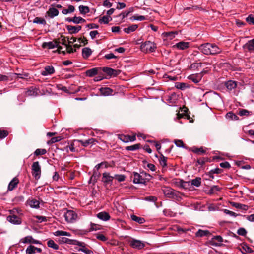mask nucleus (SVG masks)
Segmentation results:
<instances>
[{"mask_svg":"<svg viewBox=\"0 0 254 254\" xmlns=\"http://www.w3.org/2000/svg\"><path fill=\"white\" fill-rule=\"evenodd\" d=\"M198 49L205 55H216L220 53L222 49L215 44L206 43L200 45Z\"/></svg>","mask_w":254,"mask_h":254,"instance_id":"nucleus-1","label":"nucleus"},{"mask_svg":"<svg viewBox=\"0 0 254 254\" xmlns=\"http://www.w3.org/2000/svg\"><path fill=\"white\" fill-rule=\"evenodd\" d=\"M151 176L147 173H141L139 174L136 172L133 173V183L134 184H145V183L149 181Z\"/></svg>","mask_w":254,"mask_h":254,"instance_id":"nucleus-2","label":"nucleus"},{"mask_svg":"<svg viewBox=\"0 0 254 254\" xmlns=\"http://www.w3.org/2000/svg\"><path fill=\"white\" fill-rule=\"evenodd\" d=\"M157 48L156 45L155 43L150 41H145L141 45V50L143 52L151 53L155 51Z\"/></svg>","mask_w":254,"mask_h":254,"instance_id":"nucleus-3","label":"nucleus"},{"mask_svg":"<svg viewBox=\"0 0 254 254\" xmlns=\"http://www.w3.org/2000/svg\"><path fill=\"white\" fill-rule=\"evenodd\" d=\"M32 174L36 180H38L41 177V167L38 161L34 162L32 165Z\"/></svg>","mask_w":254,"mask_h":254,"instance_id":"nucleus-4","label":"nucleus"},{"mask_svg":"<svg viewBox=\"0 0 254 254\" xmlns=\"http://www.w3.org/2000/svg\"><path fill=\"white\" fill-rule=\"evenodd\" d=\"M65 220L69 223L75 222L77 218V214L73 210H67L64 214Z\"/></svg>","mask_w":254,"mask_h":254,"instance_id":"nucleus-5","label":"nucleus"},{"mask_svg":"<svg viewBox=\"0 0 254 254\" xmlns=\"http://www.w3.org/2000/svg\"><path fill=\"white\" fill-rule=\"evenodd\" d=\"M20 242L23 244H41V242L34 239L31 236H27L20 239Z\"/></svg>","mask_w":254,"mask_h":254,"instance_id":"nucleus-6","label":"nucleus"},{"mask_svg":"<svg viewBox=\"0 0 254 254\" xmlns=\"http://www.w3.org/2000/svg\"><path fill=\"white\" fill-rule=\"evenodd\" d=\"M129 244L132 248L137 249H141L145 247V244L143 242L134 239L130 241Z\"/></svg>","mask_w":254,"mask_h":254,"instance_id":"nucleus-7","label":"nucleus"},{"mask_svg":"<svg viewBox=\"0 0 254 254\" xmlns=\"http://www.w3.org/2000/svg\"><path fill=\"white\" fill-rule=\"evenodd\" d=\"M119 139H120L122 141L127 143L129 142H133L136 140L135 135L130 136V135H125L123 134H121L119 135Z\"/></svg>","mask_w":254,"mask_h":254,"instance_id":"nucleus-8","label":"nucleus"},{"mask_svg":"<svg viewBox=\"0 0 254 254\" xmlns=\"http://www.w3.org/2000/svg\"><path fill=\"white\" fill-rule=\"evenodd\" d=\"M162 190L164 195L169 198H171L175 190L168 187H163Z\"/></svg>","mask_w":254,"mask_h":254,"instance_id":"nucleus-9","label":"nucleus"},{"mask_svg":"<svg viewBox=\"0 0 254 254\" xmlns=\"http://www.w3.org/2000/svg\"><path fill=\"white\" fill-rule=\"evenodd\" d=\"M114 177L111 176L109 173L105 172L103 173L102 181L106 184H112Z\"/></svg>","mask_w":254,"mask_h":254,"instance_id":"nucleus-10","label":"nucleus"},{"mask_svg":"<svg viewBox=\"0 0 254 254\" xmlns=\"http://www.w3.org/2000/svg\"><path fill=\"white\" fill-rule=\"evenodd\" d=\"M59 12L58 9L55 7H50L48 10L46 12V16H48L50 18H53L54 17L58 15Z\"/></svg>","mask_w":254,"mask_h":254,"instance_id":"nucleus-11","label":"nucleus"},{"mask_svg":"<svg viewBox=\"0 0 254 254\" xmlns=\"http://www.w3.org/2000/svg\"><path fill=\"white\" fill-rule=\"evenodd\" d=\"M42 249L36 247L33 245H29L26 250V253L27 254H35L36 253H41Z\"/></svg>","mask_w":254,"mask_h":254,"instance_id":"nucleus-12","label":"nucleus"},{"mask_svg":"<svg viewBox=\"0 0 254 254\" xmlns=\"http://www.w3.org/2000/svg\"><path fill=\"white\" fill-rule=\"evenodd\" d=\"M7 220L13 224H20L21 223V219L15 215L8 216L7 217Z\"/></svg>","mask_w":254,"mask_h":254,"instance_id":"nucleus-13","label":"nucleus"},{"mask_svg":"<svg viewBox=\"0 0 254 254\" xmlns=\"http://www.w3.org/2000/svg\"><path fill=\"white\" fill-rule=\"evenodd\" d=\"M55 72V69L53 66L48 65L45 67L44 70L41 72L43 76H46L51 75Z\"/></svg>","mask_w":254,"mask_h":254,"instance_id":"nucleus-14","label":"nucleus"},{"mask_svg":"<svg viewBox=\"0 0 254 254\" xmlns=\"http://www.w3.org/2000/svg\"><path fill=\"white\" fill-rule=\"evenodd\" d=\"M97 217L103 221H107L110 219V215L106 211H102L98 213L97 215Z\"/></svg>","mask_w":254,"mask_h":254,"instance_id":"nucleus-15","label":"nucleus"},{"mask_svg":"<svg viewBox=\"0 0 254 254\" xmlns=\"http://www.w3.org/2000/svg\"><path fill=\"white\" fill-rule=\"evenodd\" d=\"M19 183V180L18 178L14 177L12 179V180L10 182L8 186V190L12 191L16 187H17V185Z\"/></svg>","mask_w":254,"mask_h":254,"instance_id":"nucleus-16","label":"nucleus"},{"mask_svg":"<svg viewBox=\"0 0 254 254\" xmlns=\"http://www.w3.org/2000/svg\"><path fill=\"white\" fill-rule=\"evenodd\" d=\"M222 242L223 238L221 236H215L212 238L211 244L214 246H219Z\"/></svg>","mask_w":254,"mask_h":254,"instance_id":"nucleus-17","label":"nucleus"},{"mask_svg":"<svg viewBox=\"0 0 254 254\" xmlns=\"http://www.w3.org/2000/svg\"><path fill=\"white\" fill-rule=\"evenodd\" d=\"M202 75L201 74H191L188 77V79L191 80L195 83H198L201 80Z\"/></svg>","mask_w":254,"mask_h":254,"instance_id":"nucleus-18","label":"nucleus"},{"mask_svg":"<svg viewBox=\"0 0 254 254\" xmlns=\"http://www.w3.org/2000/svg\"><path fill=\"white\" fill-rule=\"evenodd\" d=\"M225 86L229 91H231L236 88L237 82L233 80H228L225 82Z\"/></svg>","mask_w":254,"mask_h":254,"instance_id":"nucleus-19","label":"nucleus"},{"mask_svg":"<svg viewBox=\"0 0 254 254\" xmlns=\"http://www.w3.org/2000/svg\"><path fill=\"white\" fill-rule=\"evenodd\" d=\"M66 28L70 34H75L78 32L81 29V26H74L72 25H67Z\"/></svg>","mask_w":254,"mask_h":254,"instance_id":"nucleus-20","label":"nucleus"},{"mask_svg":"<svg viewBox=\"0 0 254 254\" xmlns=\"http://www.w3.org/2000/svg\"><path fill=\"white\" fill-rule=\"evenodd\" d=\"M92 51L89 47H85L82 50V55L84 59H88L92 54Z\"/></svg>","mask_w":254,"mask_h":254,"instance_id":"nucleus-21","label":"nucleus"},{"mask_svg":"<svg viewBox=\"0 0 254 254\" xmlns=\"http://www.w3.org/2000/svg\"><path fill=\"white\" fill-rule=\"evenodd\" d=\"M100 93L103 96H109L112 95L113 91L108 87H102L100 89Z\"/></svg>","mask_w":254,"mask_h":254,"instance_id":"nucleus-22","label":"nucleus"},{"mask_svg":"<svg viewBox=\"0 0 254 254\" xmlns=\"http://www.w3.org/2000/svg\"><path fill=\"white\" fill-rule=\"evenodd\" d=\"M190 43L187 42H180L177 43L175 46H176L178 49L185 50L189 47Z\"/></svg>","mask_w":254,"mask_h":254,"instance_id":"nucleus-23","label":"nucleus"},{"mask_svg":"<svg viewBox=\"0 0 254 254\" xmlns=\"http://www.w3.org/2000/svg\"><path fill=\"white\" fill-rule=\"evenodd\" d=\"M177 100L178 95L175 93H173L171 94L167 97V99H166V100L169 103L172 104L175 103Z\"/></svg>","mask_w":254,"mask_h":254,"instance_id":"nucleus-24","label":"nucleus"},{"mask_svg":"<svg viewBox=\"0 0 254 254\" xmlns=\"http://www.w3.org/2000/svg\"><path fill=\"white\" fill-rule=\"evenodd\" d=\"M245 49H247L249 51H254V38L249 40L243 46Z\"/></svg>","mask_w":254,"mask_h":254,"instance_id":"nucleus-25","label":"nucleus"},{"mask_svg":"<svg viewBox=\"0 0 254 254\" xmlns=\"http://www.w3.org/2000/svg\"><path fill=\"white\" fill-rule=\"evenodd\" d=\"M79 142L84 147H87L89 144H95V142L96 140L94 138H90L88 140H79Z\"/></svg>","mask_w":254,"mask_h":254,"instance_id":"nucleus-26","label":"nucleus"},{"mask_svg":"<svg viewBox=\"0 0 254 254\" xmlns=\"http://www.w3.org/2000/svg\"><path fill=\"white\" fill-rule=\"evenodd\" d=\"M56 47H57V42H44L42 44V47L43 48L53 49Z\"/></svg>","mask_w":254,"mask_h":254,"instance_id":"nucleus-27","label":"nucleus"},{"mask_svg":"<svg viewBox=\"0 0 254 254\" xmlns=\"http://www.w3.org/2000/svg\"><path fill=\"white\" fill-rule=\"evenodd\" d=\"M138 26L137 24H132L130 25L127 28L124 29V31L127 34H129L131 32L135 31L138 28Z\"/></svg>","mask_w":254,"mask_h":254,"instance_id":"nucleus-28","label":"nucleus"},{"mask_svg":"<svg viewBox=\"0 0 254 254\" xmlns=\"http://www.w3.org/2000/svg\"><path fill=\"white\" fill-rule=\"evenodd\" d=\"M130 218L132 220L140 224H143L145 222V220L144 218L137 216L134 214L130 216Z\"/></svg>","mask_w":254,"mask_h":254,"instance_id":"nucleus-29","label":"nucleus"},{"mask_svg":"<svg viewBox=\"0 0 254 254\" xmlns=\"http://www.w3.org/2000/svg\"><path fill=\"white\" fill-rule=\"evenodd\" d=\"M231 204L232 206L236 208H239L243 210H247L248 209V206L247 205L239 203L233 202L231 203Z\"/></svg>","mask_w":254,"mask_h":254,"instance_id":"nucleus-30","label":"nucleus"},{"mask_svg":"<svg viewBox=\"0 0 254 254\" xmlns=\"http://www.w3.org/2000/svg\"><path fill=\"white\" fill-rule=\"evenodd\" d=\"M183 195H184L182 193L177 190H175L171 199H175L176 201L180 202L182 200Z\"/></svg>","mask_w":254,"mask_h":254,"instance_id":"nucleus-31","label":"nucleus"},{"mask_svg":"<svg viewBox=\"0 0 254 254\" xmlns=\"http://www.w3.org/2000/svg\"><path fill=\"white\" fill-rule=\"evenodd\" d=\"M28 204L33 208H38L39 207V201L35 199L29 200Z\"/></svg>","mask_w":254,"mask_h":254,"instance_id":"nucleus-32","label":"nucleus"},{"mask_svg":"<svg viewBox=\"0 0 254 254\" xmlns=\"http://www.w3.org/2000/svg\"><path fill=\"white\" fill-rule=\"evenodd\" d=\"M54 235L55 236H71V234L70 233L67 232L66 231H62V230H57L53 233Z\"/></svg>","mask_w":254,"mask_h":254,"instance_id":"nucleus-33","label":"nucleus"},{"mask_svg":"<svg viewBox=\"0 0 254 254\" xmlns=\"http://www.w3.org/2000/svg\"><path fill=\"white\" fill-rule=\"evenodd\" d=\"M26 95L30 96H36L38 95V90L36 88L31 87L26 92Z\"/></svg>","mask_w":254,"mask_h":254,"instance_id":"nucleus-34","label":"nucleus"},{"mask_svg":"<svg viewBox=\"0 0 254 254\" xmlns=\"http://www.w3.org/2000/svg\"><path fill=\"white\" fill-rule=\"evenodd\" d=\"M75 11V7L72 5H69L67 9H64L62 13L64 15H66L68 13H71Z\"/></svg>","mask_w":254,"mask_h":254,"instance_id":"nucleus-35","label":"nucleus"},{"mask_svg":"<svg viewBox=\"0 0 254 254\" xmlns=\"http://www.w3.org/2000/svg\"><path fill=\"white\" fill-rule=\"evenodd\" d=\"M98 73V69L97 68H93L86 71V74L87 76L93 77Z\"/></svg>","mask_w":254,"mask_h":254,"instance_id":"nucleus-36","label":"nucleus"},{"mask_svg":"<svg viewBox=\"0 0 254 254\" xmlns=\"http://www.w3.org/2000/svg\"><path fill=\"white\" fill-rule=\"evenodd\" d=\"M79 11L81 14L85 15L90 11V9L89 7L87 6H84V5H80L78 7Z\"/></svg>","mask_w":254,"mask_h":254,"instance_id":"nucleus-37","label":"nucleus"},{"mask_svg":"<svg viewBox=\"0 0 254 254\" xmlns=\"http://www.w3.org/2000/svg\"><path fill=\"white\" fill-rule=\"evenodd\" d=\"M159 161L160 165L163 168L167 167V157H165L163 154H161Z\"/></svg>","mask_w":254,"mask_h":254,"instance_id":"nucleus-38","label":"nucleus"},{"mask_svg":"<svg viewBox=\"0 0 254 254\" xmlns=\"http://www.w3.org/2000/svg\"><path fill=\"white\" fill-rule=\"evenodd\" d=\"M201 178L199 177H197L194 179H192L190 182L191 185L192 186H194L196 187H198L201 185Z\"/></svg>","mask_w":254,"mask_h":254,"instance_id":"nucleus-39","label":"nucleus"},{"mask_svg":"<svg viewBox=\"0 0 254 254\" xmlns=\"http://www.w3.org/2000/svg\"><path fill=\"white\" fill-rule=\"evenodd\" d=\"M72 239H68L66 237H60L58 238V242L60 244L66 243L71 245Z\"/></svg>","mask_w":254,"mask_h":254,"instance_id":"nucleus-40","label":"nucleus"},{"mask_svg":"<svg viewBox=\"0 0 254 254\" xmlns=\"http://www.w3.org/2000/svg\"><path fill=\"white\" fill-rule=\"evenodd\" d=\"M47 245L49 247L52 248L54 250H58L59 249V246L53 240H48Z\"/></svg>","mask_w":254,"mask_h":254,"instance_id":"nucleus-41","label":"nucleus"},{"mask_svg":"<svg viewBox=\"0 0 254 254\" xmlns=\"http://www.w3.org/2000/svg\"><path fill=\"white\" fill-rule=\"evenodd\" d=\"M140 147V144H135L131 146H127L126 147V150L127 151H135L139 149Z\"/></svg>","mask_w":254,"mask_h":254,"instance_id":"nucleus-42","label":"nucleus"},{"mask_svg":"<svg viewBox=\"0 0 254 254\" xmlns=\"http://www.w3.org/2000/svg\"><path fill=\"white\" fill-rule=\"evenodd\" d=\"M86 22V20L82 18L81 17H77L74 16L73 17V19L72 20V22H73L75 24H79V23H82Z\"/></svg>","mask_w":254,"mask_h":254,"instance_id":"nucleus-43","label":"nucleus"},{"mask_svg":"<svg viewBox=\"0 0 254 254\" xmlns=\"http://www.w3.org/2000/svg\"><path fill=\"white\" fill-rule=\"evenodd\" d=\"M111 20L112 18L110 16H104L101 18L99 19V22L100 23H103L104 24H108Z\"/></svg>","mask_w":254,"mask_h":254,"instance_id":"nucleus-44","label":"nucleus"},{"mask_svg":"<svg viewBox=\"0 0 254 254\" xmlns=\"http://www.w3.org/2000/svg\"><path fill=\"white\" fill-rule=\"evenodd\" d=\"M33 22L34 23L40 24L43 25H45L46 24V21L44 19L38 17H36L34 18Z\"/></svg>","mask_w":254,"mask_h":254,"instance_id":"nucleus-45","label":"nucleus"},{"mask_svg":"<svg viewBox=\"0 0 254 254\" xmlns=\"http://www.w3.org/2000/svg\"><path fill=\"white\" fill-rule=\"evenodd\" d=\"M208 234H209V231L208 230H203L199 229L195 234L196 237H203L204 236H206Z\"/></svg>","mask_w":254,"mask_h":254,"instance_id":"nucleus-46","label":"nucleus"},{"mask_svg":"<svg viewBox=\"0 0 254 254\" xmlns=\"http://www.w3.org/2000/svg\"><path fill=\"white\" fill-rule=\"evenodd\" d=\"M226 118L227 119H231L232 120H238V117L236 115L233 114L232 112L227 113L226 115Z\"/></svg>","mask_w":254,"mask_h":254,"instance_id":"nucleus-47","label":"nucleus"},{"mask_svg":"<svg viewBox=\"0 0 254 254\" xmlns=\"http://www.w3.org/2000/svg\"><path fill=\"white\" fill-rule=\"evenodd\" d=\"M179 186L184 189H187L190 186V182L184 181L183 180H180L179 182Z\"/></svg>","mask_w":254,"mask_h":254,"instance_id":"nucleus-48","label":"nucleus"},{"mask_svg":"<svg viewBox=\"0 0 254 254\" xmlns=\"http://www.w3.org/2000/svg\"><path fill=\"white\" fill-rule=\"evenodd\" d=\"M47 153V150L45 149H37L34 152V155L39 156L40 155H44Z\"/></svg>","mask_w":254,"mask_h":254,"instance_id":"nucleus-49","label":"nucleus"},{"mask_svg":"<svg viewBox=\"0 0 254 254\" xmlns=\"http://www.w3.org/2000/svg\"><path fill=\"white\" fill-rule=\"evenodd\" d=\"M102 70L103 72L107 74L108 75L111 76L112 74H113V69L108 67H104L102 68Z\"/></svg>","mask_w":254,"mask_h":254,"instance_id":"nucleus-50","label":"nucleus"},{"mask_svg":"<svg viewBox=\"0 0 254 254\" xmlns=\"http://www.w3.org/2000/svg\"><path fill=\"white\" fill-rule=\"evenodd\" d=\"M105 165V168H106L108 167V163L107 162H102L100 163L97 164L94 168V171L98 170L103 165Z\"/></svg>","mask_w":254,"mask_h":254,"instance_id":"nucleus-51","label":"nucleus"},{"mask_svg":"<svg viewBox=\"0 0 254 254\" xmlns=\"http://www.w3.org/2000/svg\"><path fill=\"white\" fill-rule=\"evenodd\" d=\"M165 36L169 38L170 39H172L174 38L175 37V35L177 34V32H165L164 33Z\"/></svg>","mask_w":254,"mask_h":254,"instance_id":"nucleus-52","label":"nucleus"},{"mask_svg":"<svg viewBox=\"0 0 254 254\" xmlns=\"http://www.w3.org/2000/svg\"><path fill=\"white\" fill-rule=\"evenodd\" d=\"M79 251L83 252L86 254H93V252L92 251L88 249L87 248L85 247V245L83 247L81 248L80 249H79Z\"/></svg>","mask_w":254,"mask_h":254,"instance_id":"nucleus-53","label":"nucleus"},{"mask_svg":"<svg viewBox=\"0 0 254 254\" xmlns=\"http://www.w3.org/2000/svg\"><path fill=\"white\" fill-rule=\"evenodd\" d=\"M115 178L118 182H121L125 181L126 177L124 175H115L114 178Z\"/></svg>","mask_w":254,"mask_h":254,"instance_id":"nucleus-54","label":"nucleus"},{"mask_svg":"<svg viewBox=\"0 0 254 254\" xmlns=\"http://www.w3.org/2000/svg\"><path fill=\"white\" fill-rule=\"evenodd\" d=\"M71 241V245H78L81 247V248L85 245L84 242H80L76 240L72 239Z\"/></svg>","mask_w":254,"mask_h":254,"instance_id":"nucleus-55","label":"nucleus"},{"mask_svg":"<svg viewBox=\"0 0 254 254\" xmlns=\"http://www.w3.org/2000/svg\"><path fill=\"white\" fill-rule=\"evenodd\" d=\"M221 170L219 168H215L214 169H212L209 173V176L212 178H213V176H212V175L213 174H219L221 173Z\"/></svg>","mask_w":254,"mask_h":254,"instance_id":"nucleus-56","label":"nucleus"},{"mask_svg":"<svg viewBox=\"0 0 254 254\" xmlns=\"http://www.w3.org/2000/svg\"><path fill=\"white\" fill-rule=\"evenodd\" d=\"M131 19L132 20L143 21L146 19V18L145 16H142V15H140V16L134 15L131 18Z\"/></svg>","mask_w":254,"mask_h":254,"instance_id":"nucleus-57","label":"nucleus"},{"mask_svg":"<svg viewBox=\"0 0 254 254\" xmlns=\"http://www.w3.org/2000/svg\"><path fill=\"white\" fill-rule=\"evenodd\" d=\"M66 50L68 53H72L76 51L75 49H73L72 46L70 44H65Z\"/></svg>","mask_w":254,"mask_h":254,"instance_id":"nucleus-58","label":"nucleus"},{"mask_svg":"<svg viewBox=\"0 0 254 254\" xmlns=\"http://www.w3.org/2000/svg\"><path fill=\"white\" fill-rule=\"evenodd\" d=\"M224 212L226 214H228L231 216L234 217H236V216L239 215V214H237L233 211H231L229 210H228V209H224Z\"/></svg>","mask_w":254,"mask_h":254,"instance_id":"nucleus-59","label":"nucleus"},{"mask_svg":"<svg viewBox=\"0 0 254 254\" xmlns=\"http://www.w3.org/2000/svg\"><path fill=\"white\" fill-rule=\"evenodd\" d=\"M237 234L239 235L244 236L247 234V231L244 228H240L237 230Z\"/></svg>","mask_w":254,"mask_h":254,"instance_id":"nucleus-60","label":"nucleus"},{"mask_svg":"<svg viewBox=\"0 0 254 254\" xmlns=\"http://www.w3.org/2000/svg\"><path fill=\"white\" fill-rule=\"evenodd\" d=\"M220 190V188L218 186H213L210 190V193H214Z\"/></svg>","mask_w":254,"mask_h":254,"instance_id":"nucleus-61","label":"nucleus"},{"mask_svg":"<svg viewBox=\"0 0 254 254\" xmlns=\"http://www.w3.org/2000/svg\"><path fill=\"white\" fill-rule=\"evenodd\" d=\"M250 112L246 109L241 110L239 112V115L241 116H248L250 115Z\"/></svg>","mask_w":254,"mask_h":254,"instance_id":"nucleus-62","label":"nucleus"},{"mask_svg":"<svg viewBox=\"0 0 254 254\" xmlns=\"http://www.w3.org/2000/svg\"><path fill=\"white\" fill-rule=\"evenodd\" d=\"M174 142L178 147H184L183 141L181 140H175Z\"/></svg>","mask_w":254,"mask_h":254,"instance_id":"nucleus-63","label":"nucleus"},{"mask_svg":"<svg viewBox=\"0 0 254 254\" xmlns=\"http://www.w3.org/2000/svg\"><path fill=\"white\" fill-rule=\"evenodd\" d=\"M246 21L250 24H254V16L252 15H249Z\"/></svg>","mask_w":254,"mask_h":254,"instance_id":"nucleus-64","label":"nucleus"}]
</instances>
